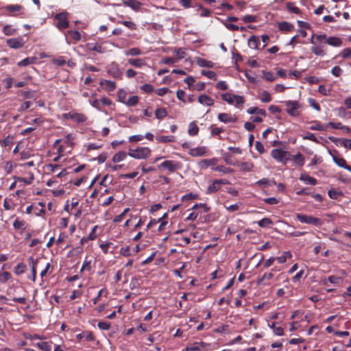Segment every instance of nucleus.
Returning <instances> with one entry per match:
<instances>
[{"instance_id":"obj_2","label":"nucleus","mask_w":351,"mask_h":351,"mask_svg":"<svg viewBox=\"0 0 351 351\" xmlns=\"http://www.w3.org/2000/svg\"><path fill=\"white\" fill-rule=\"evenodd\" d=\"M110 45H114L107 41L101 43H88L86 45V47L89 51H95L98 53L103 54L111 51Z\"/></svg>"},{"instance_id":"obj_59","label":"nucleus","mask_w":351,"mask_h":351,"mask_svg":"<svg viewBox=\"0 0 351 351\" xmlns=\"http://www.w3.org/2000/svg\"><path fill=\"white\" fill-rule=\"evenodd\" d=\"M97 326L100 330H108L110 328L111 324L107 322H99L97 324Z\"/></svg>"},{"instance_id":"obj_36","label":"nucleus","mask_w":351,"mask_h":351,"mask_svg":"<svg viewBox=\"0 0 351 351\" xmlns=\"http://www.w3.org/2000/svg\"><path fill=\"white\" fill-rule=\"evenodd\" d=\"M156 141L158 143H171L175 141V136L172 135L169 136H156Z\"/></svg>"},{"instance_id":"obj_45","label":"nucleus","mask_w":351,"mask_h":351,"mask_svg":"<svg viewBox=\"0 0 351 351\" xmlns=\"http://www.w3.org/2000/svg\"><path fill=\"white\" fill-rule=\"evenodd\" d=\"M291 257V254L289 251L284 252L280 256L276 257V261L280 263H285L288 258Z\"/></svg>"},{"instance_id":"obj_39","label":"nucleus","mask_w":351,"mask_h":351,"mask_svg":"<svg viewBox=\"0 0 351 351\" xmlns=\"http://www.w3.org/2000/svg\"><path fill=\"white\" fill-rule=\"evenodd\" d=\"M335 162L339 167L351 171V167L346 165V160L340 157H333Z\"/></svg>"},{"instance_id":"obj_14","label":"nucleus","mask_w":351,"mask_h":351,"mask_svg":"<svg viewBox=\"0 0 351 351\" xmlns=\"http://www.w3.org/2000/svg\"><path fill=\"white\" fill-rule=\"evenodd\" d=\"M5 10L8 12L9 13L12 14V15H15V12H19V14H24V8L22 5L19 4L14 5H8L4 8Z\"/></svg>"},{"instance_id":"obj_63","label":"nucleus","mask_w":351,"mask_h":351,"mask_svg":"<svg viewBox=\"0 0 351 351\" xmlns=\"http://www.w3.org/2000/svg\"><path fill=\"white\" fill-rule=\"evenodd\" d=\"M241 168L243 170L247 171H251L254 167V165L250 162H245L241 164Z\"/></svg>"},{"instance_id":"obj_47","label":"nucleus","mask_w":351,"mask_h":351,"mask_svg":"<svg viewBox=\"0 0 351 351\" xmlns=\"http://www.w3.org/2000/svg\"><path fill=\"white\" fill-rule=\"evenodd\" d=\"M286 6H287V9L290 12H292V13H294V14H300V10L299 9V8L295 6L294 3L288 2V3H287Z\"/></svg>"},{"instance_id":"obj_27","label":"nucleus","mask_w":351,"mask_h":351,"mask_svg":"<svg viewBox=\"0 0 351 351\" xmlns=\"http://www.w3.org/2000/svg\"><path fill=\"white\" fill-rule=\"evenodd\" d=\"M300 180L306 184L315 185L317 180L307 174H301Z\"/></svg>"},{"instance_id":"obj_22","label":"nucleus","mask_w":351,"mask_h":351,"mask_svg":"<svg viewBox=\"0 0 351 351\" xmlns=\"http://www.w3.org/2000/svg\"><path fill=\"white\" fill-rule=\"evenodd\" d=\"M128 62L136 68H141L146 64L145 60L143 58H130Z\"/></svg>"},{"instance_id":"obj_5","label":"nucleus","mask_w":351,"mask_h":351,"mask_svg":"<svg viewBox=\"0 0 351 351\" xmlns=\"http://www.w3.org/2000/svg\"><path fill=\"white\" fill-rule=\"evenodd\" d=\"M296 218L301 223L313 225L317 227H319L323 224V221L321 219L315 217L311 215L297 213Z\"/></svg>"},{"instance_id":"obj_60","label":"nucleus","mask_w":351,"mask_h":351,"mask_svg":"<svg viewBox=\"0 0 351 351\" xmlns=\"http://www.w3.org/2000/svg\"><path fill=\"white\" fill-rule=\"evenodd\" d=\"M2 31L6 36H11L15 33V29H13L11 25L4 26Z\"/></svg>"},{"instance_id":"obj_41","label":"nucleus","mask_w":351,"mask_h":351,"mask_svg":"<svg viewBox=\"0 0 351 351\" xmlns=\"http://www.w3.org/2000/svg\"><path fill=\"white\" fill-rule=\"evenodd\" d=\"M197 64L201 67L212 68L213 66V63L211 61L200 58H197Z\"/></svg>"},{"instance_id":"obj_55","label":"nucleus","mask_w":351,"mask_h":351,"mask_svg":"<svg viewBox=\"0 0 351 351\" xmlns=\"http://www.w3.org/2000/svg\"><path fill=\"white\" fill-rule=\"evenodd\" d=\"M98 226H95L92 230H91V232L88 234V237L86 239L85 238H83L82 239L81 241L82 243L84 242V241H86V240H94L95 238H96V234H95V231L97 229Z\"/></svg>"},{"instance_id":"obj_42","label":"nucleus","mask_w":351,"mask_h":351,"mask_svg":"<svg viewBox=\"0 0 351 351\" xmlns=\"http://www.w3.org/2000/svg\"><path fill=\"white\" fill-rule=\"evenodd\" d=\"M173 53L176 56L175 58L177 60V61L178 60H181V59L185 58V56H186V52H185L184 49L182 48H178V49H173Z\"/></svg>"},{"instance_id":"obj_32","label":"nucleus","mask_w":351,"mask_h":351,"mask_svg":"<svg viewBox=\"0 0 351 351\" xmlns=\"http://www.w3.org/2000/svg\"><path fill=\"white\" fill-rule=\"evenodd\" d=\"M52 342L40 341L35 344L39 349L43 351H50L51 350Z\"/></svg>"},{"instance_id":"obj_6","label":"nucleus","mask_w":351,"mask_h":351,"mask_svg":"<svg viewBox=\"0 0 351 351\" xmlns=\"http://www.w3.org/2000/svg\"><path fill=\"white\" fill-rule=\"evenodd\" d=\"M182 163L176 160H166L158 165L159 169H167L169 172L173 173L181 169Z\"/></svg>"},{"instance_id":"obj_49","label":"nucleus","mask_w":351,"mask_h":351,"mask_svg":"<svg viewBox=\"0 0 351 351\" xmlns=\"http://www.w3.org/2000/svg\"><path fill=\"white\" fill-rule=\"evenodd\" d=\"M36 58H26L21 61L18 62V66H25L32 64H34L35 62Z\"/></svg>"},{"instance_id":"obj_52","label":"nucleus","mask_w":351,"mask_h":351,"mask_svg":"<svg viewBox=\"0 0 351 351\" xmlns=\"http://www.w3.org/2000/svg\"><path fill=\"white\" fill-rule=\"evenodd\" d=\"M260 99L261 100L262 102L267 103L271 101V97L269 92H267V90H263L260 94Z\"/></svg>"},{"instance_id":"obj_33","label":"nucleus","mask_w":351,"mask_h":351,"mask_svg":"<svg viewBox=\"0 0 351 351\" xmlns=\"http://www.w3.org/2000/svg\"><path fill=\"white\" fill-rule=\"evenodd\" d=\"M199 132V128L195 121L191 122L189 125L188 133L190 136H195Z\"/></svg>"},{"instance_id":"obj_13","label":"nucleus","mask_w":351,"mask_h":351,"mask_svg":"<svg viewBox=\"0 0 351 351\" xmlns=\"http://www.w3.org/2000/svg\"><path fill=\"white\" fill-rule=\"evenodd\" d=\"M108 73L114 78H121L122 72L117 64L112 63L108 69Z\"/></svg>"},{"instance_id":"obj_23","label":"nucleus","mask_w":351,"mask_h":351,"mask_svg":"<svg viewBox=\"0 0 351 351\" xmlns=\"http://www.w3.org/2000/svg\"><path fill=\"white\" fill-rule=\"evenodd\" d=\"M328 37L326 34H319V35H315L313 34L311 38V43L312 44H315V42L319 43V44L326 43V39Z\"/></svg>"},{"instance_id":"obj_57","label":"nucleus","mask_w":351,"mask_h":351,"mask_svg":"<svg viewBox=\"0 0 351 351\" xmlns=\"http://www.w3.org/2000/svg\"><path fill=\"white\" fill-rule=\"evenodd\" d=\"M202 75L206 76L209 79H212V80L217 79V74L215 72H214L213 71L203 70L202 71Z\"/></svg>"},{"instance_id":"obj_54","label":"nucleus","mask_w":351,"mask_h":351,"mask_svg":"<svg viewBox=\"0 0 351 351\" xmlns=\"http://www.w3.org/2000/svg\"><path fill=\"white\" fill-rule=\"evenodd\" d=\"M67 34L75 41H79L81 39V34L77 30H69Z\"/></svg>"},{"instance_id":"obj_4","label":"nucleus","mask_w":351,"mask_h":351,"mask_svg":"<svg viewBox=\"0 0 351 351\" xmlns=\"http://www.w3.org/2000/svg\"><path fill=\"white\" fill-rule=\"evenodd\" d=\"M128 155L135 159H146L151 155V149L147 147H138L136 149H130Z\"/></svg>"},{"instance_id":"obj_44","label":"nucleus","mask_w":351,"mask_h":351,"mask_svg":"<svg viewBox=\"0 0 351 351\" xmlns=\"http://www.w3.org/2000/svg\"><path fill=\"white\" fill-rule=\"evenodd\" d=\"M256 184L258 186H269L276 184V182L273 180H269L267 178H263L258 180Z\"/></svg>"},{"instance_id":"obj_24","label":"nucleus","mask_w":351,"mask_h":351,"mask_svg":"<svg viewBox=\"0 0 351 351\" xmlns=\"http://www.w3.org/2000/svg\"><path fill=\"white\" fill-rule=\"evenodd\" d=\"M206 343L204 342H194L193 344L188 346L186 347V351H199L201 348H204L206 346Z\"/></svg>"},{"instance_id":"obj_64","label":"nucleus","mask_w":351,"mask_h":351,"mask_svg":"<svg viewBox=\"0 0 351 351\" xmlns=\"http://www.w3.org/2000/svg\"><path fill=\"white\" fill-rule=\"evenodd\" d=\"M215 88L218 90H226L228 88V86L225 81H219L216 84Z\"/></svg>"},{"instance_id":"obj_62","label":"nucleus","mask_w":351,"mask_h":351,"mask_svg":"<svg viewBox=\"0 0 351 351\" xmlns=\"http://www.w3.org/2000/svg\"><path fill=\"white\" fill-rule=\"evenodd\" d=\"M141 90L145 93H150L154 90V86L152 84H143L140 87Z\"/></svg>"},{"instance_id":"obj_21","label":"nucleus","mask_w":351,"mask_h":351,"mask_svg":"<svg viewBox=\"0 0 351 351\" xmlns=\"http://www.w3.org/2000/svg\"><path fill=\"white\" fill-rule=\"evenodd\" d=\"M218 119L224 123H234L236 122V118L232 117L228 113H219L218 114Z\"/></svg>"},{"instance_id":"obj_61","label":"nucleus","mask_w":351,"mask_h":351,"mask_svg":"<svg viewBox=\"0 0 351 351\" xmlns=\"http://www.w3.org/2000/svg\"><path fill=\"white\" fill-rule=\"evenodd\" d=\"M178 99L184 103H186V93L183 90H178L176 93Z\"/></svg>"},{"instance_id":"obj_43","label":"nucleus","mask_w":351,"mask_h":351,"mask_svg":"<svg viewBox=\"0 0 351 351\" xmlns=\"http://www.w3.org/2000/svg\"><path fill=\"white\" fill-rule=\"evenodd\" d=\"M247 112L250 114H258L263 116L266 115V111L263 109L258 108V107H252L247 110Z\"/></svg>"},{"instance_id":"obj_17","label":"nucleus","mask_w":351,"mask_h":351,"mask_svg":"<svg viewBox=\"0 0 351 351\" xmlns=\"http://www.w3.org/2000/svg\"><path fill=\"white\" fill-rule=\"evenodd\" d=\"M198 101L203 106H212L214 105V99L210 96L203 94L198 97Z\"/></svg>"},{"instance_id":"obj_10","label":"nucleus","mask_w":351,"mask_h":351,"mask_svg":"<svg viewBox=\"0 0 351 351\" xmlns=\"http://www.w3.org/2000/svg\"><path fill=\"white\" fill-rule=\"evenodd\" d=\"M111 100L108 97L96 99L91 102L92 106L98 110H101L103 106H109L111 105Z\"/></svg>"},{"instance_id":"obj_3","label":"nucleus","mask_w":351,"mask_h":351,"mask_svg":"<svg viewBox=\"0 0 351 351\" xmlns=\"http://www.w3.org/2000/svg\"><path fill=\"white\" fill-rule=\"evenodd\" d=\"M271 157L277 162L284 165L291 160V154L287 151L282 149H274L271 152Z\"/></svg>"},{"instance_id":"obj_56","label":"nucleus","mask_w":351,"mask_h":351,"mask_svg":"<svg viewBox=\"0 0 351 351\" xmlns=\"http://www.w3.org/2000/svg\"><path fill=\"white\" fill-rule=\"evenodd\" d=\"M245 76L250 82L253 84L256 82V77L251 71H246L245 73Z\"/></svg>"},{"instance_id":"obj_1","label":"nucleus","mask_w":351,"mask_h":351,"mask_svg":"<svg viewBox=\"0 0 351 351\" xmlns=\"http://www.w3.org/2000/svg\"><path fill=\"white\" fill-rule=\"evenodd\" d=\"M221 99L229 105H232L235 108L242 109L245 101L244 97L227 92L221 94Z\"/></svg>"},{"instance_id":"obj_26","label":"nucleus","mask_w":351,"mask_h":351,"mask_svg":"<svg viewBox=\"0 0 351 351\" xmlns=\"http://www.w3.org/2000/svg\"><path fill=\"white\" fill-rule=\"evenodd\" d=\"M100 84L108 91H113L116 88L115 82L111 80L101 81Z\"/></svg>"},{"instance_id":"obj_12","label":"nucleus","mask_w":351,"mask_h":351,"mask_svg":"<svg viewBox=\"0 0 351 351\" xmlns=\"http://www.w3.org/2000/svg\"><path fill=\"white\" fill-rule=\"evenodd\" d=\"M122 94H125V92L123 90H120L118 93L119 100L127 106H134L138 102V97L136 95L131 96L127 101H124L123 99H122Z\"/></svg>"},{"instance_id":"obj_38","label":"nucleus","mask_w":351,"mask_h":351,"mask_svg":"<svg viewBox=\"0 0 351 351\" xmlns=\"http://www.w3.org/2000/svg\"><path fill=\"white\" fill-rule=\"evenodd\" d=\"M124 53L127 56H137L142 54V51L139 48L133 47L125 51Z\"/></svg>"},{"instance_id":"obj_28","label":"nucleus","mask_w":351,"mask_h":351,"mask_svg":"<svg viewBox=\"0 0 351 351\" xmlns=\"http://www.w3.org/2000/svg\"><path fill=\"white\" fill-rule=\"evenodd\" d=\"M326 43L332 47H339L341 45L342 41L338 37L330 36L326 39Z\"/></svg>"},{"instance_id":"obj_29","label":"nucleus","mask_w":351,"mask_h":351,"mask_svg":"<svg viewBox=\"0 0 351 351\" xmlns=\"http://www.w3.org/2000/svg\"><path fill=\"white\" fill-rule=\"evenodd\" d=\"M268 326L273 330L276 335L282 336L284 335V329L281 326H276V322L268 323Z\"/></svg>"},{"instance_id":"obj_31","label":"nucleus","mask_w":351,"mask_h":351,"mask_svg":"<svg viewBox=\"0 0 351 351\" xmlns=\"http://www.w3.org/2000/svg\"><path fill=\"white\" fill-rule=\"evenodd\" d=\"M14 142V136L8 135L4 139L0 140V145L4 147L10 148Z\"/></svg>"},{"instance_id":"obj_20","label":"nucleus","mask_w":351,"mask_h":351,"mask_svg":"<svg viewBox=\"0 0 351 351\" xmlns=\"http://www.w3.org/2000/svg\"><path fill=\"white\" fill-rule=\"evenodd\" d=\"M274 277L272 272L265 273L261 278L257 280L258 285L267 286L269 285V281Z\"/></svg>"},{"instance_id":"obj_34","label":"nucleus","mask_w":351,"mask_h":351,"mask_svg":"<svg viewBox=\"0 0 351 351\" xmlns=\"http://www.w3.org/2000/svg\"><path fill=\"white\" fill-rule=\"evenodd\" d=\"M326 126H327V128L330 126L333 129H341V130H343L346 132H350V128L348 127L342 125V124L339 122H338V123L328 122L326 124Z\"/></svg>"},{"instance_id":"obj_7","label":"nucleus","mask_w":351,"mask_h":351,"mask_svg":"<svg viewBox=\"0 0 351 351\" xmlns=\"http://www.w3.org/2000/svg\"><path fill=\"white\" fill-rule=\"evenodd\" d=\"M69 13L67 12H62L58 13L54 16L55 19L58 20L56 27L60 29H65L69 27V22L68 21Z\"/></svg>"},{"instance_id":"obj_51","label":"nucleus","mask_w":351,"mask_h":351,"mask_svg":"<svg viewBox=\"0 0 351 351\" xmlns=\"http://www.w3.org/2000/svg\"><path fill=\"white\" fill-rule=\"evenodd\" d=\"M26 269H27V267L24 263H19L14 267V273L16 275L22 274L26 271Z\"/></svg>"},{"instance_id":"obj_53","label":"nucleus","mask_w":351,"mask_h":351,"mask_svg":"<svg viewBox=\"0 0 351 351\" xmlns=\"http://www.w3.org/2000/svg\"><path fill=\"white\" fill-rule=\"evenodd\" d=\"M86 117L82 113H74L73 120L75 122L81 123L86 121Z\"/></svg>"},{"instance_id":"obj_50","label":"nucleus","mask_w":351,"mask_h":351,"mask_svg":"<svg viewBox=\"0 0 351 351\" xmlns=\"http://www.w3.org/2000/svg\"><path fill=\"white\" fill-rule=\"evenodd\" d=\"M311 130L323 131L327 129V126L322 125L318 121H314L313 124L309 128Z\"/></svg>"},{"instance_id":"obj_48","label":"nucleus","mask_w":351,"mask_h":351,"mask_svg":"<svg viewBox=\"0 0 351 351\" xmlns=\"http://www.w3.org/2000/svg\"><path fill=\"white\" fill-rule=\"evenodd\" d=\"M258 224L261 228H267L273 224V221L271 219L265 217L258 221Z\"/></svg>"},{"instance_id":"obj_35","label":"nucleus","mask_w":351,"mask_h":351,"mask_svg":"<svg viewBox=\"0 0 351 351\" xmlns=\"http://www.w3.org/2000/svg\"><path fill=\"white\" fill-rule=\"evenodd\" d=\"M291 159L293 160L295 164L298 166H303L304 163V158L302 157V155L300 153H298L295 155L292 156L291 157Z\"/></svg>"},{"instance_id":"obj_40","label":"nucleus","mask_w":351,"mask_h":351,"mask_svg":"<svg viewBox=\"0 0 351 351\" xmlns=\"http://www.w3.org/2000/svg\"><path fill=\"white\" fill-rule=\"evenodd\" d=\"M155 116L158 119H162L167 116V111L164 108H158L155 110Z\"/></svg>"},{"instance_id":"obj_25","label":"nucleus","mask_w":351,"mask_h":351,"mask_svg":"<svg viewBox=\"0 0 351 351\" xmlns=\"http://www.w3.org/2000/svg\"><path fill=\"white\" fill-rule=\"evenodd\" d=\"M278 26L279 30L285 32H291L294 29V26L291 23L286 21L279 23Z\"/></svg>"},{"instance_id":"obj_15","label":"nucleus","mask_w":351,"mask_h":351,"mask_svg":"<svg viewBox=\"0 0 351 351\" xmlns=\"http://www.w3.org/2000/svg\"><path fill=\"white\" fill-rule=\"evenodd\" d=\"M207 152V147L202 146L190 149L189 154L193 157H198L206 155Z\"/></svg>"},{"instance_id":"obj_8","label":"nucleus","mask_w":351,"mask_h":351,"mask_svg":"<svg viewBox=\"0 0 351 351\" xmlns=\"http://www.w3.org/2000/svg\"><path fill=\"white\" fill-rule=\"evenodd\" d=\"M229 182L226 179L215 180L208 186L206 194H212L219 191L223 184H228Z\"/></svg>"},{"instance_id":"obj_58","label":"nucleus","mask_w":351,"mask_h":351,"mask_svg":"<svg viewBox=\"0 0 351 351\" xmlns=\"http://www.w3.org/2000/svg\"><path fill=\"white\" fill-rule=\"evenodd\" d=\"M328 194V196L333 199H337L339 196L341 195V193L335 189L329 190Z\"/></svg>"},{"instance_id":"obj_16","label":"nucleus","mask_w":351,"mask_h":351,"mask_svg":"<svg viewBox=\"0 0 351 351\" xmlns=\"http://www.w3.org/2000/svg\"><path fill=\"white\" fill-rule=\"evenodd\" d=\"M122 3L135 12H138L142 5V3L137 0H122Z\"/></svg>"},{"instance_id":"obj_19","label":"nucleus","mask_w":351,"mask_h":351,"mask_svg":"<svg viewBox=\"0 0 351 351\" xmlns=\"http://www.w3.org/2000/svg\"><path fill=\"white\" fill-rule=\"evenodd\" d=\"M217 161L218 159L216 158L204 159L199 162V165L201 168H206L208 167H215L214 166L217 164Z\"/></svg>"},{"instance_id":"obj_46","label":"nucleus","mask_w":351,"mask_h":351,"mask_svg":"<svg viewBox=\"0 0 351 351\" xmlns=\"http://www.w3.org/2000/svg\"><path fill=\"white\" fill-rule=\"evenodd\" d=\"M212 170L221 172L223 173H229L232 172V169L230 167H227L223 165H219L215 167H212Z\"/></svg>"},{"instance_id":"obj_18","label":"nucleus","mask_w":351,"mask_h":351,"mask_svg":"<svg viewBox=\"0 0 351 351\" xmlns=\"http://www.w3.org/2000/svg\"><path fill=\"white\" fill-rule=\"evenodd\" d=\"M311 51L315 55L318 56H324L326 54L325 46L322 44H313V45L311 47Z\"/></svg>"},{"instance_id":"obj_9","label":"nucleus","mask_w":351,"mask_h":351,"mask_svg":"<svg viewBox=\"0 0 351 351\" xmlns=\"http://www.w3.org/2000/svg\"><path fill=\"white\" fill-rule=\"evenodd\" d=\"M287 107V112L291 116L295 117L299 115V108L300 107V103L297 101H287L285 102Z\"/></svg>"},{"instance_id":"obj_11","label":"nucleus","mask_w":351,"mask_h":351,"mask_svg":"<svg viewBox=\"0 0 351 351\" xmlns=\"http://www.w3.org/2000/svg\"><path fill=\"white\" fill-rule=\"evenodd\" d=\"M6 43L10 48L17 49L23 47L25 42L22 38H12L8 39Z\"/></svg>"},{"instance_id":"obj_30","label":"nucleus","mask_w":351,"mask_h":351,"mask_svg":"<svg viewBox=\"0 0 351 351\" xmlns=\"http://www.w3.org/2000/svg\"><path fill=\"white\" fill-rule=\"evenodd\" d=\"M247 43L251 49H256L260 44L259 38L253 35L249 38Z\"/></svg>"},{"instance_id":"obj_37","label":"nucleus","mask_w":351,"mask_h":351,"mask_svg":"<svg viewBox=\"0 0 351 351\" xmlns=\"http://www.w3.org/2000/svg\"><path fill=\"white\" fill-rule=\"evenodd\" d=\"M127 153L125 151H121L117 153L112 158V161L115 163L121 162L125 159Z\"/></svg>"}]
</instances>
